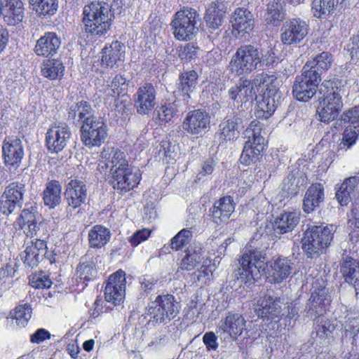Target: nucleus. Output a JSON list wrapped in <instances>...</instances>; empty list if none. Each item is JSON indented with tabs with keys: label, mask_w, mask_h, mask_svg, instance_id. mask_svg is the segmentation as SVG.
Returning a JSON list of instances; mask_svg holds the SVG:
<instances>
[{
	"label": "nucleus",
	"mask_w": 359,
	"mask_h": 359,
	"mask_svg": "<svg viewBox=\"0 0 359 359\" xmlns=\"http://www.w3.org/2000/svg\"><path fill=\"white\" fill-rule=\"evenodd\" d=\"M266 254L262 250L245 248L238 259L239 266L234 271L238 280L245 283L259 279L266 267L271 283H280L292 273V263L287 257H278L269 262Z\"/></svg>",
	"instance_id": "nucleus-1"
},
{
	"label": "nucleus",
	"mask_w": 359,
	"mask_h": 359,
	"mask_svg": "<svg viewBox=\"0 0 359 359\" xmlns=\"http://www.w3.org/2000/svg\"><path fill=\"white\" fill-rule=\"evenodd\" d=\"M102 157L106 159L105 166L110 168L114 189L127 192L140 183L142 177L140 169L129 166L123 151L113 148L104 149Z\"/></svg>",
	"instance_id": "nucleus-2"
},
{
	"label": "nucleus",
	"mask_w": 359,
	"mask_h": 359,
	"mask_svg": "<svg viewBox=\"0 0 359 359\" xmlns=\"http://www.w3.org/2000/svg\"><path fill=\"white\" fill-rule=\"evenodd\" d=\"M86 32L94 36H102L110 29L114 18L111 6L104 1H93L83 10Z\"/></svg>",
	"instance_id": "nucleus-3"
},
{
	"label": "nucleus",
	"mask_w": 359,
	"mask_h": 359,
	"mask_svg": "<svg viewBox=\"0 0 359 359\" xmlns=\"http://www.w3.org/2000/svg\"><path fill=\"white\" fill-rule=\"evenodd\" d=\"M320 103L317 109L320 121L330 123L338 117L343 108L342 95L344 88L338 86L337 82L324 81L319 88Z\"/></svg>",
	"instance_id": "nucleus-4"
},
{
	"label": "nucleus",
	"mask_w": 359,
	"mask_h": 359,
	"mask_svg": "<svg viewBox=\"0 0 359 359\" xmlns=\"http://www.w3.org/2000/svg\"><path fill=\"white\" fill-rule=\"evenodd\" d=\"M336 227L332 224L309 226L302 239V247L308 257L322 254L330 245Z\"/></svg>",
	"instance_id": "nucleus-5"
},
{
	"label": "nucleus",
	"mask_w": 359,
	"mask_h": 359,
	"mask_svg": "<svg viewBox=\"0 0 359 359\" xmlns=\"http://www.w3.org/2000/svg\"><path fill=\"white\" fill-rule=\"evenodd\" d=\"M263 54L256 46L243 45L239 47L229 63L230 70L238 76L248 74L258 67Z\"/></svg>",
	"instance_id": "nucleus-6"
},
{
	"label": "nucleus",
	"mask_w": 359,
	"mask_h": 359,
	"mask_svg": "<svg viewBox=\"0 0 359 359\" xmlns=\"http://www.w3.org/2000/svg\"><path fill=\"white\" fill-rule=\"evenodd\" d=\"M262 124L258 120L251 121L245 131V142L240 161L242 164L248 165L255 163L264 149V138L262 136Z\"/></svg>",
	"instance_id": "nucleus-7"
},
{
	"label": "nucleus",
	"mask_w": 359,
	"mask_h": 359,
	"mask_svg": "<svg viewBox=\"0 0 359 359\" xmlns=\"http://www.w3.org/2000/svg\"><path fill=\"white\" fill-rule=\"evenodd\" d=\"M200 15L194 8H184L175 13L171 22L173 34L178 40L191 39L198 32Z\"/></svg>",
	"instance_id": "nucleus-8"
},
{
	"label": "nucleus",
	"mask_w": 359,
	"mask_h": 359,
	"mask_svg": "<svg viewBox=\"0 0 359 359\" xmlns=\"http://www.w3.org/2000/svg\"><path fill=\"white\" fill-rule=\"evenodd\" d=\"M148 314L157 323H165L173 319L179 312L178 303L171 294L158 295L147 308Z\"/></svg>",
	"instance_id": "nucleus-9"
},
{
	"label": "nucleus",
	"mask_w": 359,
	"mask_h": 359,
	"mask_svg": "<svg viewBox=\"0 0 359 359\" xmlns=\"http://www.w3.org/2000/svg\"><path fill=\"white\" fill-rule=\"evenodd\" d=\"M81 140L88 148L100 146L107 136V126L102 117L94 116L81 127Z\"/></svg>",
	"instance_id": "nucleus-10"
},
{
	"label": "nucleus",
	"mask_w": 359,
	"mask_h": 359,
	"mask_svg": "<svg viewBox=\"0 0 359 359\" xmlns=\"http://www.w3.org/2000/svg\"><path fill=\"white\" fill-rule=\"evenodd\" d=\"M321 78L315 71L302 69V74L296 77L292 93L299 101L307 102L316 93Z\"/></svg>",
	"instance_id": "nucleus-11"
},
{
	"label": "nucleus",
	"mask_w": 359,
	"mask_h": 359,
	"mask_svg": "<svg viewBox=\"0 0 359 359\" xmlns=\"http://www.w3.org/2000/svg\"><path fill=\"white\" fill-rule=\"evenodd\" d=\"M25 193V186L20 182H12L7 186L0 198V212L8 215L20 208Z\"/></svg>",
	"instance_id": "nucleus-12"
},
{
	"label": "nucleus",
	"mask_w": 359,
	"mask_h": 359,
	"mask_svg": "<svg viewBox=\"0 0 359 359\" xmlns=\"http://www.w3.org/2000/svg\"><path fill=\"white\" fill-rule=\"evenodd\" d=\"M126 278L121 269L111 274L107 281L104 289L105 300L113 305H120L125 298Z\"/></svg>",
	"instance_id": "nucleus-13"
},
{
	"label": "nucleus",
	"mask_w": 359,
	"mask_h": 359,
	"mask_svg": "<svg viewBox=\"0 0 359 359\" xmlns=\"http://www.w3.org/2000/svg\"><path fill=\"white\" fill-rule=\"evenodd\" d=\"M328 289L324 286L314 289L304 309L307 318L315 320L323 315L330 306Z\"/></svg>",
	"instance_id": "nucleus-14"
},
{
	"label": "nucleus",
	"mask_w": 359,
	"mask_h": 359,
	"mask_svg": "<svg viewBox=\"0 0 359 359\" xmlns=\"http://www.w3.org/2000/svg\"><path fill=\"white\" fill-rule=\"evenodd\" d=\"M3 157L5 166L11 172L20 167L24 156L22 141L18 137L5 139L2 145Z\"/></svg>",
	"instance_id": "nucleus-15"
},
{
	"label": "nucleus",
	"mask_w": 359,
	"mask_h": 359,
	"mask_svg": "<svg viewBox=\"0 0 359 359\" xmlns=\"http://www.w3.org/2000/svg\"><path fill=\"white\" fill-rule=\"evenodd\" d=\"M72 133L65 123L52 126L46 134V145L50 153H58L64 149Z\"/></svg>",
	"instance_id": "nucleus-16"
},
{
	"label": "nucleus",
	"mask_w": 359,
	"mask_h": 359,
	"mask_svg": "<svg viewBox=\"0 0 359 359\" xmlns=\"http://www.w3.org/2000/svg\"><path fill=\"white\" fill-rule=\"evenodd\" d=\"M210 116L208 113L201 109L189 111L182 123V128L187 133L202 136L210 128Z\"/></svg>",
	"instance_id": "nucleus-17"
},
{
	"label": "nucleus",
	"mask_w": 359,
	"mask_h": 359,
	"mask_svg": "<svg viewBox=\"0 0 359 359\" xmlns=\"http://www.w3.org/2000/svg\"><path fill=\"white\" fill-rule=\"evenodd\" d=\"M309 26L304 20L292 19L283 25L280 32V40L286 45L297 44L307 35Z\"/></svg>",
	"instance_id": "nucleus-18"
},
{
	"label": "nucleus",
	"mask_w": 359,
	"mask_h": 359,
	"mask_svg": "<svg viewBox=\"0 0 359 359\" xmlns=\"http://www.w3.org/2000/svg\"><path fill=\"white\" fill-rule=\"evenodd\" d=\"M156 91L151 83H144L137 90L133 96L134 105L139 114L145 115L156 105Z\"/></svg>",
	"instance_id": "nucleus-19"
},
{
	"label": "nucleus",
	"mask_w": 359,
	"mask_h": 359,
	"mask_svg": "<svg viewBox=\"0 0 359 359\" xmlns=\"http://www.w3.org/2000/svg\"><path fill=\"white\" fill-rule=\"evenodd\" d=\"M87 198V187L84 182L79 180H72L67 185L65 191V199L67 208L75 210L85 203Z\"/></svg>",
	"instance_id": "nucleus-20"
},
{
	"label": "nucleus",
	"mask_w": 359,
	"mask_h": 359,
	"mask_svg": "<svg viewBox=\"0 0 359 359\" xmlns=\"http://www.w3.org/2000/svg\"><path fill=\"white\" fill-rule=\"evenodd\" d=\"M0 15L9 26H14L22 22L24 18L23 4L20 0H1Z\"/></svg>",
	"instance_id": "nucleus-21"
},
{
	"label": "nucleus",
	"mask_w": 359,
	"mask_h": 359,
	"mask_svg": "<svg viewBox=\"0 0 359 359\" xmlns=\"http://www.w3.org/2000/svg\"><path fill=\"white\" fill-rule=\"evenodd\" d=\"M233 198L230 196L220 198L210 209L212 220L217 225L226 223L235 210Z\"/></svg>",
	"instance_id": "nucleus-22"
},
{
	"label": "nucleus",
	"mask_w": 359,
	"mask_h": 359,
	"mask_svg": "<svg viewBox=\"0 0 359 359\" xmlns=\"http://www.w3.org/2000/svg\"><path fill=\"white\" fill-rule=\"evenodd\" d=\"M244 318L239 313H229L228 316L221 320L218 326L217 334H228L231 338L237 339L245 330Z\"/></svg>",
	"instance_id": "nucleus-23"
},
{
	"label": "nucleus",
	"mask_w": 359,
	"mask_h": 359,
	"mask_svg": "<svg viewBox=\"0 0 359 359\" xmlns=\"http://www.w3.org/2000/svg\"><path fill=\"white\" fill-rule=\"evenodd\" d=\"M125 46L118 41L107 44L102 50V65L110 68H117L124 61Z\"/></svg>",
	"instance_id": "nucleus-24"
},
{
	"label": "nucleus",
	"mask_w": 359,
	"mask_h": 359,
	"mask_svg": "<svg viewBox=\"0 0 359 359\" xmlns=\"http://www.w3.org/2000/svg\"><path fill=\"white\" fill-rule=\"evenodd\" d=\"M203 245L198 242H193L184 251L179 268L182 270L191 271L200 265L204 259Z\"/></svg>",
	"instance_id": "nucleus-25"
},
{
	"label": "nucleus",
	"mask_w": 359,
	"mask_h": 359,
	"mask_svg": "<svg viewBox=\"0 0 359 359\" xmlns=\"http://www.w3.org/2000/svg\"><path fill=\"white\" fill-rule=\"evenodd\" d=\"M255 310L262 318L274 319L281 313V302L280 298L266 294L257 301Z\"/></svg>",
	"instance_id": "nucleus-26"
},
{
	"label": "nucleus",
	"mask_w": 359,
	"mask_h": 359,
	"mask_svg": "<svg viewBox=\"0 0 359 359\" xmlns=\"http://www.w3.org/2000/svg\"><path fill=\"white\" fill-rule=\"evenodd\" d=\"M325 193L323 185L320 183L311 184L306 190L302 209L306 214L313 212L324 201Z\"/></svg>",
	"instance_id": "nucleus-27"
},
{
	"label": "nucleus",
	"mask_w": 359,
	"mask_h": 359,
	"mask_svg": "<svg viewBox=\"0 0 359 359\" xmlns=\"http://www.w3.org/2000/svg\"><path fill=\"white\" fill-rule=\"evenodd\" d=\"M226 7L222 0L212 2L206 8L204 20L207 26L212 29H218L223 23Z\"/></svg>",
	"instance_id": "nucleus-28"
},
{
	"label": "nucleus",
	"mask_w": 359,
	"mask_h": 359,
	"mask_svg": "<svg viewBox=\"0 0 359 359\" xmlns=\"http://www.w3.org/2000/svg\"><path fill=\"white\" fill-rule=\"evenodd\" d=\"M61 41L54 32H47L39 39L35 46V53L38 55L48 57L56 53Z\"/></svg>",
	"instance_id": "nucleus-29"
},
{
	"label": "nucleus",
	"mask_w": 359,
	"mask_h": 359,
	"mask_svg": "<svg viewBox=\"0 0 359 359\" xmlns=\"http://www.w3.org/2000/svg\"><path fill=\"white\" fill-rule=\"evenodd\" d=\"M242 118L238 114L226 118L219 126V138L224 141H231L237 139L239 135V128L242 126Z\"/></svg>",
	"instance_id": "nucleus-30"
},
{
	"label": "nucleus",
	"mask_w": 359,
	"mask_h": 359,
	"mask_svg": "<svg viewBox=\"0 0 359 359\" xmlns=\"http://www.w3.org/2000/svg\"><path fill=\"white\" fill-rule=\"evenodd\" d=\"M231 22L233 29L239 34L249 33L253 29V15L250 11L243 8H238L235 10Z\"/></svg>",
	"instance_id": "nucleus-31"
},
{
	"label": "nucleus",
	"mask_w": 359,
	"mask_h": 359,
	"mask_svg": "<svg viewBox=\"0 0 359 359\" xmlns=\"http://www.w3.org/2000/svg\"><path fill=\"white\" fill-rule=\"evenodd\" d=\"M198 74L194 70L182 73L177 83V93L184 97V100L188 102L191 94L195 90L198 83Z\"/></svg>",
	"instance_id": "nucleus-32"
},
{
	"label": "nucleus",
	"mask_w": 359,
	"mask_h": 359,
	"mask_svg": "<svg viewBox=\"0 0 359 359\" xmlns=\"http://www.w3.org/2000/svg\"><path fill=\"white\" fill-rule=\"evenodd\" d=\"M93 111L90 104L86 101L71 104L68 108V119L74 124H84L86 121L93 117Z\"/></svg>",
	"instance_id": "nucleus-33"
},
{
	"label": "nucleus",
	"mask_w": 359,
	"mask_h": 359,
	"mask_svg": "<svg viewBox=\"0 0 359 359\" xmlns=\"http://www.w3.org/2000/svg\"><path fill=\"white\" fill-rule=\"evenodd\" d=\"M340 272L345 280L353 285L355 290H359V262L353 258L343 257Z\"/></svg>",
	"instance_id": "nucleus-34"
},
{
	"label": "nucleus",
	"mask_w": 359,
	"mask_h": 359,
	"mask_svg": "<svg viewBox=\"0 0 359 359\" xmlns=\"http://www.w3.org/2000/svg\"><path fill=\"white\" fill-rule=\"evenodd\" d=\"M307 176L304 172L299 170H293L284 179L283 189L288 196H295L299 189L307 184Z\"/></svg>",
	"instance_id": "nucleus-35"
},
{
	"label": "nucleus",
	"mask_w": 359,
	"mask_h": 359,
	"mask_svg": "<svg viewBox=\"0 0 359 359\" xmlns=\"http://www.w3.org/2000/svg\"><path fill=\"white\" fill-rule=\"evenodd\" d=\"M299 222V216L295 212H285L278 216L274 222L273 229L279 234L292 231Z\"/></svg>",
	"instance_id": "nucleus-36"
},
{
	"label": "nucleus",
	"mask_w": 359,
	"mask_h": 359,
	"mask_svg": "<svg viewBox=\"0 0 359 359\" xmlns=\"http://www.w3.org/2000/svg\"><path fill=\"white\" fill-rule=\"evenodd\" d=\"M231 99L237 102H243L252 99L255 95V90L252 83L248 80L240 81L236 86L231 87L229 91Z\"/></svg>",
	"instance_id": "nucleus-37"
},
{
	"label": "nucleus",
	"mask_w": 359,
	"mask_h": 359,
	"mask_svg": "<svg viewBox=\"0 0 359 359\" xmlns=\"http://www.w3.org/2000/svg\"><path fill=\"white\" fill-rule=\"evenodd\" d=\"M275 97L276 91L264 93L262 98L257 102L255 112L257 118L267 119L273 114L277 107Z\"/></svg>",
	"instance_id": "nucleus-38"
},
{
	"label": "nucleus",
	"mask_w": 359,
	"mask_h": 359,
	"mask_svg": "<svg viewBox=\"0 0 359 359\" xmlns=\"http://www.w3.org/2000/svg\"><path fill=\"white\" fill-rule=\"evenodd\" d=\"M76 274L80 280L90 281L97 276V269L93 257L90 254L83 256L76 267Z\"/></svg>",
	"instance_id": "nucleus-39"
},
{
	"label": "nucleus",
	"mask_w": 359,
	"mask_h": 359,
	"mask_svg": "<svg viewBox=\"0 0 359 359\" xmlns=\"http://www.w3.org/2000/svg\"><path fill=\"white\" fill-rule=\"evenodd\" d=\"M61 184L57 180H51L46 184L43 191V201L46 206L54 208L61 202Z\"/></svg>",
	"instance_id": "nucleus-40"
},
{
	"label": "nucleus",
	"mask_w": 359,
	"mask_h": 359,
	"mask_svg": "<svg viewBox=\"0 0 359 359\" xmlns=\"http://www.w3.org/2000/svg\"><path fill=\"white\" fill-rule=\"evenodd\" d=\"M111 232L109 229L101 226H94L88 232V243L90 248H101L110 240Z\"/></svg>",
	"instance_id": "nucleus-41"
},
{
	"label": "nucleus",
	"mask_w": 359,
	"mask_h": 359,
	"mask_svg": "<svg viewBox=\"0 0 359 359\" xmlns=\"http://www.w3.org/2000/svg\"><path fill=\"white\" fill-rule=\"evenodd\" d=\"M359 184V177L353 176L346 178L336 192V198L341 205H346L351 201V195Z\"/></svg>",
	"instance_id": "nucleus-42"
},
{
	"label": "nucleus",
	"mask_w": 359,
	"mask_h": 359,
	"mask_svg": "<svg viewBox=\"0 0 359 359\" xmlns=\"http://www.w3.org/2000/svg\"><path fill=\"white\" fill-rule=\"evenodd\" d=\"M332 62V56L328 52H323L311 61H308L304 68L309 71H315L320 76L322 73L327 70Z\"/></svg>",
	"instance_id": "nucleus-43"
},
{
	"label": "nucleus",
	"mask_w": 359,
	"mask_h": 359,
	"mask_svg": "<svg viewBox=\"0 0 359 359\" xmlns=\"http://www.w3.org/2000/svg\"><path fill=\"white\" fill-rule=\"evenodd\" d=\"M65 67L60 60L48 59L41 65L42 75L50 80L61 79L64 74Z\"/></svg>",
	"instance_id": "nucleus-44"
},
{
	"label": "nucleus",
	"mask_w": 359,
	"mask_h": 359,
	"mask_svg": "<svg viewBox=\"0 0 359 359\" xmlns=\"http://www.w3.org/2000/svg\"><path fill=\"white\" fill-rule=\"evenodd\" d=\"M33 9L39 15H53L58 8V0H29Z\"/></svg>",
	"instance_id": "nucleus-45"
},
{
	"label": "nucleus",
	"mask_w": 359,
	"mask_h": 359,
	"mask_svg": "<svg viewBox=\"0 0 359 359\" xmlns=\"http://www.w3.org/2000/svg\"><path fill=\"white\" fill-rule=\"evenodd\" d=\"M285 18L283 5L279 1H273L267 5L266 21L277 26Z\"/></svg>",
	"instance_id": "nucleus-46"
},
{
	"label": "nucleus",
	"mask_w": 359,
	"mask_h": 359,
	"mask_svg": "<svg viewBox=\"0 0 359 359\" xmlns=\"http://www.w3.org/2000/svg\"><path fill=\"white\" fill-rule=\"evenodd\" d=\"M41 219V215L39 214L36 209L34 207H31L30 208L22 210L18 219V223L25 233L28 229V226L31 227L35 222H37Z\"/></svg>",
	"instance_id": "nucleus-47"
},
{
	"label": "nucleus",
	"mask_w": 359,
	"mask_h": 359,
	"mask_svg": "<svg viewBox=\"0 0 359 359\" xmlns=\"http://www.w3.org/2000/svg\"><path fill=\"white\" fill-rule=\"evenodd\" d=\"M277 78L275 75H269L267 74H257L252 81V86L256 88L263 87L269 93L276 91Z\"/></svg>",
	"instance_id": "nucleus-48"
},
{
	"label": "nucleus",
	"mask_w": 359,
	"mask_h": 359,
	"mask_svg": "<svg viewBox=\"0 0 359 359\" xmlns=\"http://www.w3.org/2000/svg\"><path fill=\"white\" fill-rule=\"evenodd\" d=\"M177 111V104L175 102L161 104L156 110L159 124L163 125L170 121Z\"/></svg>",
	"instance_id": "nucleus-49"
},
{
	"label": "nucleus",
	"mask_w": 359,
	"mask_h": 359,
	"mask_svg": "<svg viewBox=\"0 0 359 359\" xmlns=\"http://www.w3.org/2000/svg\"><path fill=\"white\" fill-rule=\"evenodd\" d=\"M128 81L121 74H117L113 79L111 85L106 88L107 95L115 97L119 95L123 91L127 90Z\"/></svg>",
	"instance_id": "nucleus-50"
},
{
	"label": "nucleus",
	"mask_w": 359,
	"mask_h": 359,
	"mask_svg": "<svg viewBox=\"0 0 359 359\" xmlns=\"http://www.w3.org/2000/svg\"><path fill=\"white\" fill-rule=\"evenodd\" d=\"M337 1L334 0H313L311 4V11L316 18L329 14L334 8Z\"/></svg>",
	"instance_id": "nucleus-51"
},
{
	"label": "nucleus",
	"mask_w": 359,
	"mask_h": 359,
	"mask_svg": "<svg viewBox=\"0 0 359 359\" xmlns=\"http://www.w3.org/2000/svg\"><path fill=\"white\" fill-rule=\"evenodd\" d=\"M341 121L344 123V126L359 130V106L346 110L341 116Z\"/></svg>",
	"instance_id": "nucleus-52"
},
{
	"label": "nucleus",
	"mask_w": 359,
	"mask_h": 359,
	"mask_svg": "<svg viewBox=\"0 0 359 359\" xmlns=\"http://www.w3.org/2000/svg\"><path fill=\"white\" fill-rule=\"evenodd\" d=\"M191 238L192 232L183 229L171 239L170 247L172 250H180L190 243Z\"/></svg>",
	"instance_id": "nucleus-53"
},
{
	"label": "nucleus",
	"mask_w": 359,
	"mask_h": 359,
	"mask_svg": "<svg viewBox=\"0 0 359 359\" xmlns=\"http://www.w3.org/2000/svg\"><path fill=\"white\" fill-rule=\"evenodd\" d=\"M32 313V309L27 304L16 306L14 310V318L18 325L25 327L31 318Z\"/></svg>",
	"instance_id": "nucleus-54"
},
{
	"label": "nucleus",
	"mask_w": 359,
	"mask_h": 359,
	"mask_svg": "<svg viewBox=\"0 0 359 359\" xmlns=\"http://www.w3.org/2000/svg\"><path fill=\"white\" fill-rule=\"evenodd\" d=\"M199 50V47L194 43H188L179 48L178 56L182 60L189 62L197 57Z\"/></svg>",
	"instance_id": "nucleus-55"
},
{
	"label": "nucleus",
	"mask_w": 359,
	"mask_h": 359,
	"mask_svg": "<svg viewBox=\"0 0 359 359\" xmlns=\"http://www.w3.org/2000/svg\"><path fill=\"white\" fill-rule=\"evenodd\" d=\"M344 127L345 130L339 147L340 149L347 150L355 143L359 134V130L350 127Z\"/></svg>",
	"instance_id": "nucleus-56"
},
{
	"label": "nucleus",
	"mask_w": 359,
	"mask_h": 359,
	"mask_svg": "<svg viewBox=\"0 0 359 359\" xmlns=\"http://www.w3.org/2000/svg\"><path fill=\"white\" fill-rule=\"evenodd\" d=\"M163 152V155L168 161V163L176 161L180 156V147L175 144L165 142L161 145L160 152Z\"/></svg>",
	"instance_id": "nucleus-57"
},
{
	"label": "nucleus",
	"mask_w": 359,
	"mask_h": 359,
	"mask_svg": "<svg viewBox=\"0 0 359 359\" xmlns=\"http://www.w3.org/2000/svg\"><path fill=\"white\" fill-rule=\"evenodd\" d=\"M22 259L24 262L32 268L38 265V264L43 259V257L37 252L34 248L28 245L24 251Z\"/></svg>",
	"instance_id": "nucleus-58"
},
{
	"label": "nucleus",
	"mask_w": 359,
	"mask_h": 359,
	"mask_svg": "<svg viewBox=\"0 0 359 359\" xmlns=\"http://www.w3.org/2000/svg\"><path fill=\"white\" fill-rule=\"evenodd\" d=\"M25 233L27 236L31 238L34 236H36V238H48V236L46 224L41 221V219L35 222L31 227L28 226V229Z\"/></svg>",
	"instance_id": "nucleus-59"
},
{
	"label": "nucleus",
	"mask_w": 359,
	"mask_h": 359,
	"mask_svg": "<svg viewBox=\"0 0 359 359\" xmlns=\"http://www.w3.org/2000/svg\"><path fill=\"white\" fill-rule=\"evenodd\" d=\"M196 276L195 282L199 283L201 285H206L212 276V266L208 265L207 262L203 264L201 268L194 273Z\"/></svg>",
	"instance_id": "nucleus-60"
},
{
	"label": "nucleus",
	"mask_w": 359,
	"mask_h": 359,
	"mask_svg": "<svg viewBox=\"0 0 359 359\" xmlns=\"http://www.w3.org/2000/svg\"><path fill=\"white\" fill-rule=\"evenodd\" d=\"M14 273L15 271L11 266H6L5 269H0V296L3 291L9 287Z\"/></svg>",
	"instance_id": "nucleus-61"
},
{
	"label": "nucleus",
	"mask_w": 359,
	"mask_h": 359,
	"mask_svg": "<svg viewBox=\"0 0 359 359\" xmlns=\"http://www.w3.org/2000/svg\"><path fill=\"white\" fill-rule=\"evenodd\" d=\"M30 285L36 288H49L52 285V281L48 276L39 274L32 277Z\"/></svg>",
	"instance_id": "nucleus-62"
},
{
	"label": "nucleus",
	"mask_w": 359,
	"mask_h": 359,
	"mask_svg": "<svg viewBox=\"0 0 359 359\" xmlns=\"http://www.w3.org/2000/svg\"><path fill=\"white\" fill-rule=\"evenodd\" d=\"M347 50L352 60H359V34L351 38L350 42L347 44Z\"/></svg>",
	"instance_id": "nucleus-63"
},
{
	"label": "nucleus",
	"mask_w": 359,
	"mask_h": 359,
	"mask_svg": "<svg viewBox=\"0 0 359 359\" xmlns=\"http://www.w3.org/2000/svg\"><path fill=\"white\" fill-rule=\"evenodd\" d=\"M157 280L150 276H144L140 280L141 289L146 293L149 294L154 290Z\"/></svg>",
	"instance_id": "nucleus-64"
}]
</instances>
